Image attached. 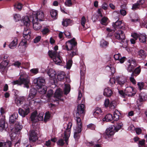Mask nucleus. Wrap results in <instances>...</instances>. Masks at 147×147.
<instances>
[{
	"label": "nucleus",
	"instance_id": "f257e3e1",
	"mask_svg": "<svg viewBox=\"0 0 147 147\" xmlns=\"http://www.w3.org/2000/svg\"><path fill=\"white\" fill-rule=\"evenodd\" d=\"M43 118L42 116L37 117L36 113L34 112L32 114L30 118L31 121L32 122V126L33 129L31 130L30 134L29 139L30 142H35L38 138L37 133L38 130L37 129V127L35 126V124H36L37 121L36 118L37 119L38 121H40L42 120Z\"/></svg>",
	"mask_w": 147,
	"mask_h": 147
},
{
	"label": "nucleus",
	"instance_id": "f03ea898",
	"mask_svg": "<svg viewBox=\"0 0 147 147\" xmlns=\"http://www.w3.org/2000/svg\"><path fill=\"white\" fill-rule=\"evenodd\" d=\"M44 17V13L41 11L33 12L32 15H30V17L26 16L22 17L21 20L22 23H23L24 26L27 27H29L31 20H35L38 21V20L42 21V19Z\"/></svg>",
	"mask_w": 147,
	"mask_h": 147
},
{
	"label": "nucleus",
	"instance_id": "7ed1b4c3",
	"mask_svg": "<svg viewBox=\"0 0 147 147\" xmlns=\"http://www.w3.org/2000/svg\"><path fill=\"white\" fill-rule=\"evenodd\" d=\"M77 45V42L75 38H73L66 43L65 49L68 51H71L69 54V56L71 58L74 56L78 55Z\"/></svg>",
	"mask_w": 147,
	"mask_h": 147
},
{
	"label": "nucleus",
	"instance_id": "20e7f679",
	"mask_svg": "<svg viewBox=\"0 0 147 147\" xmlns=\"http://www.w3.org/2000/svg\"><path fill=\"white\" fill-rule=\"evenodd\" d=\"M123 124L122 122H117L116 125L114 126V128L112 127H110L109 128L106 129L105 131L106 135L105 137L107 138L110 137L113 135L114 134V129H115L116 131H118L123 126Z\"/></svg>",
	"mask_w": 147,
	"mask_h": 147
},
{
	"label": "nucleus",
	"instance_id": "39448f33",
	"mask_svg": "<svg viewBox=\"0 0 147 147\" xmlns=\"http://www.w3.org/2000/svg\"><path fill=\"white\" fill-rule=\"evenodd\" d=\"M30 83V80L28 78H24L23 75H21L18 80L13 81L11 83L15 85L18 84V85H21L22 84L24 85V87L27 88H29V84Z\"/></svg>",
	"mask_w": 147,
	"mask_h": 147
},
{
	"label": "nucleus",
	"instance_id": "423d86ee",
	"mask_svg": "<svg viewBox=\"0 0 147 147\" xmlns=\"http://www.w3.org/2000/svg\"><path fill=\"white\" fill-rule=\"evenodd\" d=\"M49 57L53 59V61L56 64L59 65L62 62V57L56 51L49 50L48 52Z\"/></svg>",
	"mask_w": 147,
	"mask_h": 147
},
{
	"label": "nucleus",
	"instance_id": "0eeeda50",
	"mask_svg": "<svg viewBox=\"0 0 147 147\" xmlns=\"http://www.w3.org/2000/svg\"><path fill=\"white\" fill-rule=\"evenodd\" d=\"M72 125V124L71 122H69L67 124V128L64 133V137L63 138L64 139V140L67 145L68 144L69 138L70 136L71 128Z\"/></svg>",
	"mask_w": 147,
	"mask_h": 147
},
{
	"label": "nucleus",
	"instance_id": "6e6552de",
	"mask_svg": "<svg viewBox=\"0 0 147 147\" xmlns=\"http://www.w3.org/2000/svg\"><path fill=\"white\" fill-rule=\"evenodd\" d=\"M85 99L83 98L82 100V103L79 105L77 107V111H76V115L82 116V117L83 118L85 114L84 108L85 106L84 104L85 102Z\"/></svg>",
	"mask_w": 147,
	"mask_h": 147
},
{
	"label": "nucleus",
	"instance_id": "1a4fd4ad",
	"mask_svg": "<svg viewBox=\"0 0 147 147\" xmlns=\"http://www.w3.org/2000/svg\"><path fill=\"white\" fill-rule=\"evenodd\" d=\"M114 36L115 38L121 41V43L124 42V40L125 39V35L124 32L122 30H118L114 34Z\"/></svg>",
	"mask_w": 147,
	"mask_h": 147
},
{
	"label": "nucleus",
	"instance_id": "9d476101",
	"mask_svg": "<svg viewBox=\"0 0 147 147\" xmlns=\"http://www.w3.org/2000/svg\"><path fill=\"white\" fill-rule=\"evenodd\" d=\"M33 82L36 88H39L45 84V80L43 78L40 77L34 79L33 81Z\"/></svg>",
	"mask_w": 147,
	"mask_h": 147
},
{
	"label": "nucleus",
	"instance_id": "9b49d317",
	"mask_svg": "<svg viewBox=\"0 0 147 147\" xmlns=\"http://www.w3.org/2000/svg\"><path fill=\"white\" fill-rule=\"evenodd\" d=\"M112 26L116 30L117 29H120L125 30V26L122 21L117 20L115 23H113Z\"/></svg>",
	"mask_w": 147,
	"mask_h": 147
},
{
	"label": "nucleus",
	"instance_id": "f8f14e48",
	"mask_svg": "<svg viewBox=\"0 0 147 147\" xmlns=\"http://www.w3.org/2000/svg\"><path fill=\"white\" fill-rule=\"evenodd\" d=\"M116 81L117 84L122 86L127 82V79L124 77H118L116 78Z\"/></svg>",
	"mask_w": 147,
	"mask_h": 147
},
{
	"label": "nucleus",
	"instance_id": "ddd939ff",
	"mask_svg": "<svg viewBox=\"0 0 147 147\" xmlns=\"http://www.w3.org/2000/svg\"><path fill=\"white\" fill-rule=\"evenodd\" d=\"M37 92V90L36 88H32L30 90L28 97L27 98L28 100H30L33 99L36 96Z\"/></svg>",
	"mask_w": 147,
	"mask_h": 147
},
{
	"label": "nucleus",
	"instance_id": "4468645a",
	"mask_svg": "<svg viewBox=\"0 0 147 147\" xmlns=\"http://www.w3.org/2000/svg\"><path fill=\"white\" fill-rule=\"evenodd\" d=\"M18 111L19 114L22 117H24L30 113V109L28 108L24 110L21 108H19Z\"/></svg>",
	"mask_w": 147,
	"mask_h": 147
},
{
	"label": "nucleus",
	"instance_id": "2eb2a0df",
	"mask_svg": "<svg viewBox=\"0 0 147 147\" xmlns=\"http://www.w3.org/2000/svg\"><path fill=\"white\" fill-rule=\"evenodd\" d=\"M147 55L146 52L143 49H141L138 52V57L142 59H145Z\"/></svg>",
	"mask_w": 147,
	"mask_h": 147
},
{
	"label": "nucleus",
	"instance_id": "dca6fc26",
	"mask_svg": "<svg viewBox=\"0 0 147 147\" xmlns=\"http://www.w3.org/2000/svg\"><path fill=\"white\" fill-rule=\"evenodd\" d=\"M18 117L17 113H14L9 117V122L11 124H13L17 121L16 120Z\"/></svg>",
	"mask_w": 147,
	"mask_h": 147
},
{
	"label": "nucleus",
	"instance_id": "f3484780",
	"mask_svg": "<svg viewBox=\"0 0 147 147\" xmlns=\"http://www.w3.org/2000/svg\"><path fill=\"white\" fill-rule=\"evenodd\" d=\"M82 131V129L80 128H76L74 129V137L76 140H78L80 138V134Z\"/></svg>",
	"mask_w": 147,
	"mask_h": 147
},
{
	"label": "nucleus",
	"instance_id": "a211bd4d",
	"mask_svg": "<svg viewBox=\"0 0 147 147\" xmlns=\"http://www.w3.org/2000/svg\"><path fill=\"white\" fill-rule=\"evenodd\" d=\"M133 91V87H129L126 88L125 90V93L126 94V96H127L129 97L134 96L135 94L132 92Z\"/></svg>",
	"mask_w": 147,
	"mask_h": 147
},
{
	"label": "nucleus",
	"instance_id": "6ab92c4d",
	"mask_svg": "<svg viewBox=\"0 0 147 147\" xmlns=\"http://www.w3.org/2000/svg\"><path fill=\"white\" fill-rule=\"evenodd\" d=\"M25 100V98L24 96L18 97L15 99V102L18 106H19L22 104Z\"/></svg>",
	"mask_w": 147,
	"mask_h": 147
},
{
	"label": "nucleus",
	"instance_id": "aec40b11",
	"mask_svg": "<svg viewBox=\"0 0 147 147\" xmlns=\"http://www.w3.org/2000/svg\"><path fill=\"white\" fill-rule=\"evenodd\" d=\"M113 92L108 87L105 88L103 92L104 95L107 97H110L113 94Z\"/></svg>",
	"mask_w": 147,
	"mask_h": 147
},
{
	"label": "nucleus",
	"instance_id": "412c9836",
	"mask_svg": "<svg viewBox=\"0 0 147 147\" xmlns=\"http://www.w3.org/2000/svg\"><path fill=\"white\" fill-rule=\"evenodd\" d=\"M147 100V95L144 92H141L139 96L138 100L140 102H141Z\"/></svg>",
	"mask_w": 147,
	"mask_h": 147
},
{
	"label": "nucleus",
	"instance_id": "4be33fe9",
	"mask_svg": "<svg viewBox=\"0 0 147 147\" xmlns=\"http://www.w3.org/2000/svg\"><path fill=\"white\" fill-rule=\"evenodd\" d=\"M74 117L76 118V121L77 123V126L76 128H80V129H82V123L81 119L80 118V117L81 116H80V115L78 116L75 115H74Z\"/></svg>",
	"mask_w": 147,
	"mask_h": 147
},
{
	"label": "nucleus",
	"instance_id": "5701e85b",
	"mask_svg": "<svg viewBox=\"0 0 147 147\" xmlns=\"http://www.w3.org/2000/svg\"><path fill=\"white\" fill-rule=\"evenodd\" d=\"M47 74L51 79H54L56 78V72L55 71L52 69L49 70L47 72Z\"/></svg>",
	"mask_w": 147,
	"mask_h": 147
},
{
	"label": "nucleus",
	"instance_id": "b1692460",
	"mask_svg": "<svg viewBox=\"0 0 147 147\" xmlns=\"http://www.w3.org/2000/svg\"><path fill=\"white\" fill-rule=\"evenodd\" d=\"M18 39L15 38L13 41L9 44V47L11 49H13L16 47L18 44Z\"/></svg>",
	"mask_w": 147,
	"mask_h": 147
},
{
	"label": "nucleus",
	"instance_id": "393cba45",
	"mask_svg": "<svg viewBox=\"0 0 147 147\" xmlns=\"http://www.w3.org/2000/svg\"><path fill=\"white\" fill-rule=\"evenodd\" d=\"M32 22L33 28L34 30H39L41 27V26L40 24L37 21L33 20L32 21Z\"/></svg>",
	"mask_w": 147,
	"mask_h": 147
},
{
	"label": "nucleus",
	"instance_id": "a878e982",
	"mask_svg": "<svg viewBox=\"0 0 147 147\" xmlns=\"http://www.w3.org/2000/svg\"><path fill=\"white\" fill-rule=\"evenodd\" d=\"M22 128V125L20 124L19 122L17 121L15 123V125L14 127V130L15 133H17L18 132L20 131Z\"/></svg>",
	"mask_w": 147,
	"mask_h": 147
},
{
	"label": "nucleus",
	"instance_id": "bb28decb",
	"mask_svg": "<svg viewBox=\"0 0 147 147\" xmlns=\"http://www.w3.org/2000/svg\"><path fill=\"white\" fill-rule=\"evenodd\" d=\"M65 77V74L64 72L61 71L59 73L57 76V79L59 81H63Z\"/></svg>",
	"mask_w": 147,
	"mask_h": 147
},
{
	"label": "nucleus",
	"instance_id": "cd10ccee",
	"mask_svg": "<svg viewBox=\"0 0 147 147\" xmlns=\"http://www.w3.org/2000/svg\"><path fill=\"white\" fill-rule=\"evenodd\" d=\"M36 88L38 90L40 93L42 94H45L47 90V87L45 85H43L39 88Z\"/></svg>",
	"mask_w": 147,
	"mask_h": 147
},
{
	"label": "nucleus",
	"instance_id": "c85d7f7f",
	"mask_svg": "<svg viewBox=\"0 0 147 147\" xmlns=\"http://www.w3.org/2000/svg\"><path fill=\"white\" fill-rule=\"evenodd\" d=\"M120 115V113L117 110H116L113 113V119L114 121H117L119 119Z\"/></svg>",
	"mask_w": 147,
	"mask_h": 147
},
{
	"label": "nucleus",
	"instance_id": "c756f323",
	"mask_svg": "<svg viewBox=\"0 0 147 147\" xmlns=\"http://www.w3.org/2000/svg\"><path fill=\"white\" fill-rule=\"evenodd\" d=\"M102 111L101 109L98 107L96 108L94 111L93 115L96 117H98L101 114Z\"/></svg>",
	"mask_w": 147,
	"mask_h": 147
},
{
	"label": "nucleus",
	"instance_id": "7c9ffc66",
	"mask_svg": "<svg viewBox=\"0 0 147 147\" xmlns=\"http://www.w3.org/2000/svg\"><path fill=\"white\" fill-rule=\"evenodd\" d=\"M113 119V117L111 114H108L106 115L103 119V121L108 122L112 121Z\"/></svg>",
	"mask_w": 147,
	"mask_h": 147
},
{
	"label": "nucleus",
	"instance_id": "2f4dec72",
	"mask_svg": "<svg viewBox=\"0 0 147 147\" xmlns=\"http://www.w3.org/2000/svg\"><path fill=\"white\" fill-rule=\"evenodd\" d=\"M51 17L54 19H56L58 17L57 11L55 9H52L50 11Z\"/></svg>",
	"mask_w": 147,
	"mask_h": 147
},
{
	"label": "nucleus",
	"instance_id": "473e14b6",
	"mask_svg": "<svg viewBox=\"0 0 147 147\" xmlns=\"http://www.w3.org/2000/svg\"><path fill=\"white\" fill-rule=\"evenodd\" d=\"M71 22V21L69 19H63L62 22V25L64 26L67 27L70 25Z\"/></svg>",
	"mask_w": 147,
	"mask_h": 147
},
{
	"label": "nucleus",
	"instance_id": "72a5a7b5",
	"mask_svg": "<svg viewBox=\"0 0 147 147\" xmlns=\"http://www.w3.org/2000/svg\"><path fill=\"white\" fill-rule=\"evenodd\" d=\"M127 62L128 64H131L132 65H134L135 67H136L137 65V61L136 60L133 58H130L127 60Z\"/></svg>",
	"mask_w": 147,
	"mask_h": 147
},
{
	"label": "nucleus",
	"instance_id": "f704fd0d",
	"mask_svg": "<svg viewBox=\"0 0 147 147\" xmlns=\"http://www.w3.org/2000/svg\"><path fill=\"white\" fill-rule=\"evenodd\" d=\"M5 117H3L2 118H0V127L3 129L5 128Z\"/></svg>",
	"mask_w": 147,
	"mask_h": 147
},
{
	"label": "nucleus",
	"instance_id": "c9c22d12",
	"mask_svg": "<svg viewBox=\"0 0 147 147\" xmlns=\"http://www.w3.org/2000/svg\"><path fill=\"white\" fill-rule=\"evenodd\" d=\"M147 38V37L146 35H141L139 36V39L140 41L142 43H145L146 41V39Z\"/></svg>",
	"mask_w": 147,
	"mask_h": 147
},
{
	"label": "nucleus",
	"instance_id": "e433bc0d",
	"mask_svg": "<svg viewBox=\"0 0 147 147\" xmlns=\"http://www.w3.org/2000/svg\"><path fill=\"white\" fill-rule=\"evenodd\" d=\"M28 101H29V105H34L36 103H39L40 101V100L39 98H35L34 97L32 100Z\"/></svg>",
	"mask_w": 147,
	"mask_h": 147
},
{
	"label": "nucleus",
	"instance_id": "4c0bfd02",
	"mask_svg": "<svg viewBox=\"0 0 147 147\" xmlns=\"http://www.w3.org/2000/svg\"><path fill=\"white\" fill-rule=\"evenodd\" d=\"M70 90V86L69 84H66L65 85L64 93L65 94H68Z\"/></svg>",
	"mask_w": 147,
	"mask_h": 147
},
{
	"label": "nucleus",
	"instance_id": "58836bf2",
	"mask_svg": "<svg viewBox=\"0 0 147 147\" xmlns=\"http://www.w3.org/2000/svg\"><path fill=\"white\" fill-rule=\"evenodd\" d=\"M127 70L129 72L131 73L133 71L136 67H134V65H132L131 64H127Z\"/></svg>",
	"mask_w": 147,
	"mask_h": 147
},
{
	"label": "nucleus",
	"instance_id": "ea45409f",
	"mask_svg": "<svg viewBox=\"0 0 147 147\" xmlns=\"http://www.w3.org/2000/svg\"><path fill=\"white\" fill-rule=\"evenodd\" d=\"M139 147H147L145 144V140L143 139L138 141Z\"/></svg>",
	"mask_w": 147,
	"mask_h": 147
},
{
	"label": "nucleus",
	"instance_id": "a19ab883",
	"mask_svg": "<svg viewBox=\"0 0 147 147\" xmlns=\"http://www.w3.org/2000/svg\"><path fill=\"white\" fill-rule=\"evenodd\" d=\"M50 116L51 115L49 112L48 111L46 113L44 119V121L45 123H46L50 119Z\"/></svg>",
	"mask_w": 147,
	"mask_h": 147
},
{
	"label": "nucleus",
	"instance_id": "79ce46f5",
	"mask_svg": "<svg viewBox=\"0 0 147 147\" xmlns=\"http://www.w3.org/2000/svg\"><path fill=\"white\" fill-rule=\"evenodd\" d=\"M54 97L59 99L61 97V95L59 90H57L54 94Z\"/></svg>",
	"mask_w": 147,
	"mask_h": 147
},
{
	"label": "nucleus",
	"instance_id": "37998d69",
	"mask_svg": "<svg viewBox=\"0 0 147 147\" xmlns=\"http://www.w3.org/2000/svg\"><path fill=\"white\" fill-rule=\"evenodd\" d=\"M108 20V18L107 17H104L101 20V23L102 25L107 26L108 24V23L107 22Z\"/></svg>",
	"mask_w": 147,
	"mask_h": 147
},
{
	"label": "nucleus",
	"instance_id": "c03bdc74",
	"mask_svg": "<svg viewBox=\"0 0 147 147\" xmlns=\"http://www.w3.org/2000/svg\"><path fill=\"white\" fill-rule=\"evenodd\" d=\"M141 71V69L140 66H138L137 68H135L134 71L135 75V76H136L138 75L140 73Z\"/></svg>",
	"mask_w": 147,
	"mask_h": 147
},
{
	"label": "nucleus",
	"instance_id": "a18cd8bd",
	"mask_svg": "<svg viewBox=\"0 0 147 147\" xmlns=\"http://www.w3.org/2000/svg\"><path fill=\"white\" fill-rule=\"evenodd\" d=\"M53 90L50 89L48 91L47 94V97L49 98L52 97L53 96Z\"/></svg>",
	"mask_w": 147,
	"mask_h": 147
},
{
	"label": "nucleus",
	"instance_id": "49530a36",
	"mask_svg": "<svg viewBox=\"0 0 147 147\" xmlns=\"http://www.w3.org/2000/svg\"><path fill=\"white\" fill-rule=\"evenodd\" d=\"M22 5L20 3H18L14 5L15 9H18L19 11H20L22 8Z\"/></svg>",
	"mask_w": 147,
	"mask_h": 147
},
{
	"label": "nucleus",
	"instance_id": "de8ad7c7",
	"mask_svg": "<svg viewBox=\"0 0 147 147\" xmlns=\"http://www.w3.org/2000/svg\"><path fill=\"white\" fill-rule=\"evenodd\" d=\"M72 59H70L68 60L67 63V68L69 69L71 67L72 64Z\"/></svg>",
	"mask_w": 147,
	"mask_h": 147
},
{
	"label": "nucleus",
	"instance_id": "09e8293b",
	"mask_svg": "<svg viewBox=\"0 0 147 147\" xmlns=\"http://www.w3.org/2000/svg\"><path fill=\"white\" fill-rule=\"evenodd\" d=\"M12 146V143L9 141H7L4 142V146L5 147H11Z\"/></svg>",
	"mask_w": 147,
	"mask_h": 147
},
{
	"label": "nucleus",
	"instance_id": "8fccbe9b",
	"mask_svg": "<svg viewBox=\"0 0 147 147\" xmlns=\"http://www.w3.org/2000/svg\"><path fill=\"white\" fill-rule=\"evenodd\" d=\"M27 44V40H26V39H23L22 40L21 42L19 44V45L25 46V47H26Z\"/></svg>",
	"mask_w": 147,
	"mask_h": 147
},
{
	"label": "nucleus",
	"instance_id": "3c124183",
	"mask_svg": "<svg viewBox=\"0 0 147 147\" xmlns=\"http://www.w3.org/2000/svg\"><path fill=\"white\" fill-rule=\"evenodd\" d=\"M87 128L89 129L94 130L95 128V126L93 124L90 123L87 125Z\"/></svg>",
	"mask_w": 147,
	"mask_h": 147
},
{
	"label": "nucleus",
	"instance_id": "603ef678",
	"mask_svg": "<svg viewBox=\"0 0 147 147\" xmlns=\"http://www.w3.org/2000/svg\"><path fill=\"white\" fill-rule=\"evenodd\" d=\"M14 19L16 22L18 21L21 19V16L19 14H16L14 16Z\"/></svg>",
	"mask_w": 147,
	"mask_h": 147
},
{
	"label": "nucleus",
	"instance_id": "864d4df0",
	"mask_svg": "<svg viewBox=\"0 0 147 147\" xmlns=\"http://www.w3.org/2000/svg\"><path fill=\"white\" fill-rule=\"evenodd\" d=\"M86 22V19L84 16H83L81 20V23L82 25L83 28L85 27V24Z\"/></svg>",
	"mask_w": 147,
	"mask_h": 147
},
{
	"label": "nucleus",
	"instance_id": "5fc2aeb1",
	"mask_svg": "<svg viewBox=\"0 0 147 147\" xmlns=\"http://www.w3.org/2000/svg\"><path fill=\"white\" fill-rule=\"evenodd\" d=\"M72 4L71 0H65V4L66 6L70 7L71 6Z\"/></svg>",
	"mask_w": 147,
	"mask_h": 147
},
{
	"label": "nucleus",
	"instance_id": "6e6d98bb",
	"mask_svg": "<svg viewBox=\"0 0 147 147\" xmlns=\"http://www.w3.org/2000/svg\"><path fill=\"white\" fill-rule=\"evenodd\" d=\"M140 7V4H138V2H137L133 5L132 9L134 10H136L137 9L139 8Z\"/></svg>",
	"mask_w": 147,
	"mask_h": 147
},
{
	"label": "nucleus",
	"instance_id": "4d7b16f0",
	"mask_svg": "<svg viewBox=\"0 0 147 147\" xmlns=\"http://www.w3.org/2000/svg\"><path fill=\"white\" fill-rule=\"evenodd\" d=\"M6 71V66L2 64H0V71L3 72Z\"/></svg>",
	"mask_w": 147,
	"mask_h": 147
},
{
	"label": "nucleus",
	"instance_id": "13d9d810",
	"mask_svg": "<svg viewBox=\"0 0 147 147\" xmlns=\"http://www.w3.org/2000/svg\"><path fill=\"white\" fill-rule=\"evenodd\" d=\"M109 44L108 42L106 41H102L100 43V45L103 47H106Z\"/></svg>",
	"mask_w": 147,
	"mask_h": 147
},
{
	"label": "nucleus",
	"instance_id": "bf43d9fd",
	"mask_svg": "<svg viewBox=\"0 0 147 147\" xmlns=\"http://www.w3.org/2000/svg\"><path fill=\"white\" fill-rule=\"evenodd\" d=\"M110 84H111V86L113 87L114 86V84H115L116 83V79H115V78H111L110 80Z\"/></svg>",
	"mask_w": 147,
	"mask_h": 147
},
{
	"label": "nucleus",
	"instance_id": "052dcab7",
	"mask_svg": "<svg viewBox=\"0 0 147 147\" xmlns=\"http://www.w3.org/2000/svg\"><path fill=\"white\" fill-rule=\"evenodd\" d=\"M49 32V30L47 28H45L42 31V32L43 34L45 35L47 33Z\"/></svg>",
	"mask_w": 147,
	"mask_h": 147
},
{
	"label": "nucleus",
	"instance_id": "680f3d73",
	"mask_svg": "<svg viewBox=\"0 0 147 147\" xmlns=\"http://www.w3.org/2000/svg\"><path fill=\"white\" fill-rule=\"evenodd\" d=\"M127 60H128V59H127L125 57H121V58H120L119 60L121 63H123L125 61H127Z\"/></svg>",
	"mask_w": 147,
	"mask_h": 147
},
{
	"label": "nucleus",
	"instance_id": "e2e57ef3",
	"mask_svg": "<svg viewBox=\"0 0 147 147\" xmlns=\"http://www.w3.org/2000/svg\"><path fill=\"white\" fill-rule=\"evenodd\" d=\"M41 37L40 36H38L37 37H36L34 39V42L35 43H37L41 39Z\"/></svg>",
	"mask_w": 147,
	"mask_h": 147
},
{
	"label": "nucleus",
	"instance_id": "0e129e2a",
	"mask_svg": "<svg viewBox=\"0 0 147 147\" xmlns=\"http://www.w3.org/2000/svg\"><path fill=\"white\" fill-rule=\"evenodd\" d=\"M109 102L110 101L109 99H105L104 103L105 106L106 107H109Z\"/></svg>",
	"mask_w": 147,
	"mask_h": 147
},
{
	"label": "nucleus",
	"instance_id": "69168bd1",
	"mask_svg": "<svg viewBox=\"0 0 147 147\" xmlns=\"http://www.w3.org/2000/svg\"><path fill=\"white\" fill-rule=\"evenodd\" d=\"M121 55L120 54H115L114 56V58L116 60H119L120 58H121Z\"/></svg>",
	"mask_w": 147,
	"mask_h": 147
},
{
	"label": "nucleus",
	"instance_id": "338daca9",
	"mask_svg": "<svg viewBox=\"0 0 147 147\" xmlns=\"http://www.w3.org/2000/svg\"><path fill=\"white\" fill-rule=\"evenodd\" d=\"M138 88H139L140 90H141L143 88L144 86V84L143 82H138Z\"/></svg>",
	"mask_w": 147,
	"mask_h": 147
},
{
	"label": "nucleus",
	"instance_id": "774afa93",
	"mask_svg": "<svg viewBox=\"0 0 147 147\" xmlns=\"http://www.w3.org/2000/svg\"><path fill=\"white\" fill-rule=\"evenodd\" d=\"M57 143L59 145L61 146H63L64 144V141L62 139L59 140L57 142Z\"/></svg>",
	"mask_w": 147,
	"mask_h": 147
}]
</instances>
